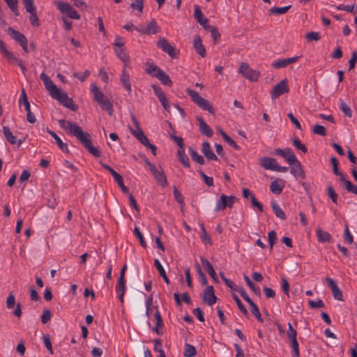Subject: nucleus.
Returning <instances> with one entry per match:
<instances>
[{
    "label": "nucleus",
    "mask_w": 357,
    "mask_h": 357,
    "mask_svg": "<svg viewBox=\"0 0 357 357\" xmlns=\"http://www.w3.org/2000/svg\"><path fill=\"white\" fill-rule=\"evenodd\" d=\"M271 207L275 215L281 220L286 219V215L284 211L280 208V206L275 201L271 202Z\"/></svg>",
    "instance_id": "obj_33"
},
{
    "label": "nucleus",
    "mask_w": 357,
    "mask_h": 357,
    "mask_svg": "<svg viewBox=\"0 0 357 357\" xmlns=\"http://www.w3.org/2000/svg\"><path fill=\"white\" fill-rule=\"evenodd\" d=\"M114 179L117 183V184L119 185V187L121 188L123 192H124V193L128 192L129 190L124 185L123 178L120 174H119L116 177H114Z\"/></svg>",
    "instance_id": "obj_51"
},
{
    "label": "nucleus",
    "mask_w": 357,
    "mask_h": 357,
    "mask_svg": "<svg viewBox=\"0 0 357 357\" xmlns=\"http://www.w3.org/2000/svg\"><path fill=\"white\" fill-rule=\"evenodd\" d=\"M126 278H119V280L117 282V284L116 285V291H126Z\"/></svg>",
    "instance_id": "obj_55"
},
{
    "label": "nucleus",
    "mask_w": 357,
    "mask_h": 357,
    "mask_svg": "<svg viewBox=\"0 0 357 357\" xmlns=\"http://www.w3.org/2000/svg\"><path fill=\"white\" fill-rule=\"evenodd\" d=\"M19 103L24 105L26 111L31 109L30 108V103H29V102L28 100V98H27V96H26V94L25 93L24 89H22V94H21V96L20 97V99H19Z\"/></svg>",
    "instance_id": "obj_42"
},
{
    "label": "nucleus",
    "mask_w": 357,
    "mask_h": 357,
    "mask_svg": "<svg viewBox=\"0 0 357 357\" xmlns=\"http://www.w3.org/2000/svg\"><path fill=\"white\" fill-rule=\"evenodd\" d=\"M312 132L314 134L319 135L321 136H326V128L321 125L316 124L312 129Z\"/></svg>",
    "instance_id": "obj_52"
},
{
    "label": "nucleus",
    "mask_w": 357,
    "mask_h": 357,
    "mask_svg": "<svg viewBox=\"0 0 357 357\" xmlns=\"http://www.w3.org/2000/svg\"><path fill=\"white\" fill-rule=\"evenodd\" d=\"M91 92L93 95V99L100 105V108L107 112L109 116L112 115L113 105L108 98L100 91L95 84L91 85Z\"/></svg>",
    "instance_id": "obj_2"
},
{
    "label": "nucleus",
    "mask_w": 357,
    "mask_h": 357,
    "mask_svg": "<svg viewBox=\"0 0 357 357\" xmlns=\"http://www.w3.org/2000/svg\"><path fill=\"white\" fill-rule=\"evenodd\" d=\"M337 9L338 10H344V11H347V12L351 13H356V11L354 10V4H351V5L340 4L337 6Z\"/></svg>",
    "instance_id": "obj_53"
},
{
    "label": "nucleus",
    "mask_w": 357,
    "mask_h": 357,
    "mask_svg": "<svg viewBox=\"0 0 357 357\" xmlns=\"http://www.w3.org/2000/svg\"><path fill=\"white\" fill-rule=\"evenodd\" d=\"M154 265L158 270L159 275L163 278L164 281L166 284H169V280L166 274V272L165 269L163 268L162 264H160L159 259H154Z\"/></svg>",
    "instance_id": "obj_32"
},
{
    "label": "nucleus",
    "mask_w": 357,
    "mask_h": 357,
    "mask_svg": "<svg viewBox=\"0 0 357 357\" xmlns=\"http://www.w3.org/2000/svg\"><path fill=\"white\" fill-rule=\"evenodd\" d=\"M299 58L300 56H293L291 58L277 59L272 62L271 66L275 69L283 68L291 63H296L298 61Z\"/></svg>",
    "instance_id": "obj_15"
},
{
    "label": "nucleus",
    "mask_w": 357,
    "mask_h": 357,
    "mask_svg": "<svg viewBox=\"0 0 357 357\" xmlns=\"http://www.w3.org/2000/svg\"><path fill=\"white\" fill-rule=\"evenodd\" d=\"M279 333H284L287 332V335H296V331L294 328L293 326L290 324H287L288 331H287V324L282 325L280 323L276 324Z\"/></svg>",
    "instance_id": "obj_31"
},
{
    "label": "nucleus",
    "mask_w": 357,
    "mask_h": 357,
    "mask_svg": "<svg viewBox=\"0 0 357 357\" xmlns=\"http://www.w3.org/2000/svg\"><path fill=\"white\" fill-rule=\"evenodd\" d=\"M316 234L317 240L320 243L331 242V235L328 232L321 229L316 230Z\"/></svg>",
    "instance_id": "obj_29"
},
{
    "label": "nucleus",
    "mask_w": 357,
    "mask_h": 357,
    "mask_svg": "<svg viewBox=\"0 0 357 357\" xmlns=\"http://www.w3.org/2000/svg\"><path fill=\"white\" fill-rule=\"evenodd\" d=\"M3 133L6 139V140L11 144H15L17 143L16 137L10 131V128L8 126L3 127Z\"/></svg>",
    "instance_id": "obj_34"
},
{
    "label": "nucleus",
    "mask_w": 357,
    "mask_h": 357,
    "mask_svg": "<svg viewBox=\"0 0 357 357\" xmlns=\"http://www.w3.org/2000/svg\"><path fill=\"white\" fill-rule=\"evenodd\" d=\"M89 75L90 71L88 70H86L83 73H75L73 74V76L79 79L81 82H84Z\"/></svg>",
    "instance_id": "obj_64"
},
{
    "label": "nucleus",
    "mask_w": 357,
    "mask_h": 357,
    "mask_svg": "<svg viewBox=\"0 0 357 357\" xmlns=\"http://www.w3.org/2000/svg\"><path fill=\"white\" fill-rule=\"evenodd\" d=\"M261 165L266 169L275 171L278 162L275 158L264 157L260 160Z\"/></svg>",
    "instance_id": "obj_21"
},
{
    "label": "nucleus",
    "mask_w": 357,
    "mask_h": 357,
    "mask_svg": "<svg viewBox=\"0 0 357 357\" xmlns=\"http://www.w3.org/2000/svg\"><path fill=\"white\" fill-rule=\"evenodd\" d=\"M203 301L211 306L216 303L217 297L214 294V289L213 286H208L203 292L202 295Z\"/></svg>",
    "instance_id": "obj_14"
},
{
    "label": "nucleus",
    "mask_w": 357,
    "mask_h": 357,
    "mask_svg": "<svg viewBox=\"0 0 357 357\" xmlns=\"http://www.w3.org/2000/svg\"><path fill=\"white\" fill-rule=\"evenodd\" d=\"M243 278L247 284V285L250 287V289L254 291V293L256 294V295H260L261 294V291H260V289L259 287H256L255 285V284L250 280V278L246 275H243Z\"/></svg>",
    "instance_id": "obj_40"
},
{
    "label": "nucleus",
    "mask_w": 357,
    "mask_h": 357,
    "mask_svg": "<svg viewBox=\"0 0 357 357\" xmlns=\"http://www.w3.org/2000/svg\"><path fill=\"white\" fill-rule=\"evenodd\" d=\"M326 282L332 291L333 298L337 301H342V292L337 287L335 281L331 278H326Z\"/></svg>",
    "instance_id": "obj_16"
},
{
    "label": "nucleus",
    "mask_w": 357,
    "mask_h": 357,
    "mask_svg": "<svg viewBox=\"0 0 357 357\" xmlns=\"http://www.w3.org/2000/svg\"><path fill=\"white\" fill-rule=\"evenodd\" d=\"M156 78H158L163 84L169 86L172 84V82L169 76L163 70H162L161 72H160L159 74H158Z\"/></svg>",
    "instance_id": "obj_39"
},
{
    "label": "nucleus",
    "mask_w": 357,
    "mask_h": 357,
    "mask_svg": "<svg viewBox=\"0 0 357 357\" xmlns=\"http://www.w3.org/2000/svg\"><path fill=\"white\" fill-rule=\"evenodd\" d=\"M293 144L297 149L300 150L303 153H305L307 151V149L305 145L301 143L298 138H294L293 139Z\"/></svg>",
    "instance_id": "obj_50"
},
{
    "label": "nucleus",
    "mask_w": 357,
    "mask_h": 357,
    "mask_svg": "<svg viewBox=\"0 0 357 357\" xmlns=\"http://www.w3.org/2000/svg\"><path fill=\"white\" fill-rule=\"evenodd\" d=\"M232 297H233L234 300L235 301L236 303L237 304L238 307L240 310V311L241 312V313L243 314L244 315H247L248 313V310L245 308V307L243 305V304L242 303L241 301L238 297V296L236 294L233 293Z\"/></svg>",
    "instance_id": "obj_45"
},
{
    "label": "nucleus",
    "mask_w": 357,
    "mask_h": 357,
    "mask_svg": "<svg viewBox=\"0 0 357 357\" xmlns=\"http://www.w3.org/2000/svg\"><path fill=\"white\" fill-rule=\"evenodd\" d=\"M119 79L125 89L127 91L128 93L130 95L132 93L130 76L120 77Z\"/></svg>",
    "instance_id": "obj_38"
},
{
    "label": "nucleus",
    "mask_w": 357,
    "mask_h": 357,
    "mask_svg": "<svg viewBox=\"0 0 357 357\" xmlns=\"http://www.w3.org/2000/svg\"><path fill=\"white\" fill-rule=\"evenodd\" d=\"M133 233H134V235L135 236V237L139 240L140 245L143 248H146V243L144 238L142 234L141 233L139 229L137 227H135Z\"/></svg>",
    "instance_id": "obj_44"
},
{
    "label": "nucleus",
    "mask_w": 357,
    "mask_h": 357,
    "mask_svg": "<svg viewBox=\"0 0 357 357\" xmlns=\"http://www.w3.org/2000/svg\"><path fill=\"white\" fill-rule=\"evenodd\" d=\"M287 162L292 166L290 171L291 174L296 178L303 179L305 178V174L302 167L301 163L298 160L296 155H290L287 158Z\"/></svg>",
    "instance_id": "obj_6"
},
{
    "label": "nucleus",
    "mask_w": 357,
    "mask_h": 357,
    "mask_svg": "<svg viewBox=\"0 0 357 357\" xmlns=\"http://www.w3.org/2000/svg\"><path fill=\"white\" fill-rule=\"evenodd\" d=\"M202 151L204 153V155L207 158V159L211 160H218V157L212 151L211 145L208 142H204L202 144Z\"/></svg>",
    "instance_id": "obj_23"
},
{
    "label": "nucleus",
    "mask_w": 357,
    "mask_h": 357,
    "mask_svg": "<svg viewBox=\"0 0 357 357\" xmlns=\"http://www.w3.org/2000/svg\"><path fill=\"white\" fill-rule=\"evenodd\" d=\"M53 98L58 100L63 106L72 111L75 112L77 109V107L74 105L73 99L69 98L66 92L60 90V91L54 96Z\"/></svg>",
    "instance_id": "obj_10"
},
{
    "label": "nucleus",
    "mask_w": 357,
    "mask_h": 357,
    "mask_svg": "<svg viewBox=\"0 0 357 357\" xmlns=\"http://www.w3.org/2000/svg\"><path fill=\"white\" fill-rule=\"evenodd\" d=\"M193 45L197 54H199L202 58L206 56V50L202 43L200 37H197L194 40Z\"/></svg>",
    "instance_id": "obj_30"
},
{
    "label": "nucleus",
    "mask_w": 357,
    "mask_h": 357,
    "mask_svg": "<svg viewBox=\"0 0 357 357\" xmlns=\"http://www.w3.org/2000/svg\"><path fill=\"white\" fill-rule=\"evenodd\" d=\"M250 306V312L252 314L259 320H261V314L257 305L252 301L250 303H248Z\"/></svg>",
    "instance_id": "obj_49"
},
{
    "label": "nucleus",
    "mask_w": 357,
    "mask_h": 357,
    "mask_svg": "<svg viewBox=\"0 0 357 357\" xmlns=\"http://www.w3.org/2000/svg\"><path fill=\"white\" fill-rule=\"evenodd\" d=\"M135 29L142 34L151 35L157 33L159 31V26L155 20H152L145 28L135 26Z\"/></svg>",
    "instance_id": "obj_13"
},
{
    "label": "nucleus",
    "mask_w": 357,
    "mask_h": 357,
    "mask_svg": "<svg viewBox=\"0 0 357 357\" xmlns=\"http://www.w3.org/2000/svg\"><path fill=\"white\" fill-rule=\"evenodd\" d=\"M8 33L10 36L12 38L15 40L22 47V49L28 52V47H27V40L24 34L20 33L19 31L15 30L12 27H8Z\"/></svg>",
    "instance_id": "obj_11"
},
{
    "label": "nucleus",
    "mask_w": 357,
    "mask_h": 357,
    "mask_svg": "<svg viewBox=\"0 0 357 357\" xmlns=\"http://www.w3.org/2000/svg\"><path fill=\"white\" fill-rule=\"evenodd\" d=\"M158 47L167 53L172 58H176L175 48L165 38H160L157 43Z\"/></svg>",
    "instance_id": "obj_17"
},
{
    "label": "nucleus",
    "mask_w": 357,
    "mask_h": 357,
    "mask_svg": "<svg viewBox=\"0 0 357 357\" xmlns=\"http://www.w3.org/2000/svg\"><path fill=\"white\" fill-rule=\"evenodd\" d=\"M151 172L153 175L155 180L158 181V184H160L162 187L166 186L167 185L166 176L163 170H158L155 165H151Z\"/></svg>",
    "instance_id": "obj_18"
},
{
    "label": "nucleus",
    "mask_w": 357,
    "mask_h": 357,
    "mask_svg": "<svg viewBox=\"0 0 357 357\" xmlns=\"http://www.w3.org/2000/svg\"><path fill=\"white\" fill-rule=\"evenodd\" d=\"M327 192H328V196L332 199L333 202L335 204H337V195L331 185H330L327 188Z\"/></svg>",
    "instance_id": "obj_59"
},
{
    "label": "nucleus",
    "mask_w": 357,
    "mask_h": 357,
    "mask_svg": "<svg viewBox=\"0 0 357 357\" xmlns=\"http://www.w3.org/2000/svg\"><path fill=\"white\" fill-rule=\"evenodd\" d=\"M284 182L283 180H276L272 181L270 185L271 191L275 195H280L284 189Z\"/></svg>",
    "instance_id": "obj_24"
},
{
    "label": "nucleus",
    "mask_w": 357,
    "mask_h": 357,
    "mask_svg": "<svg viewBox=\"0 0 357 357\" xmlns=\"http://www.w3.org/2000/svg\"><path fill=\"white\" fill-rule=\"evenodd\" d=\"M238 73L250 82H257L259 77V73L251 68L250 66L245 62L241 63Z\"/></svg>",
    "instance_id": "obj_5"
},
{
    "label": "nucleus",
    "mask_w": 357,
    "mask_h": 357,
    "mask_svg": "<svg viewBox=\"0 0 357 357\" xmlns=\"http://www.w3.org/2000/svg\"><path fill=\"white\" fill-rule=\"evenodd\" d=\"M54 4L56 6V8L60 11L61 13L66 15L68 17L73 20L80 19V15L69 3L63 2L61 1H55Z\"/></svg>",
    "instance_id": "obj_4"
},
{
    "label": "nucleus",
    "mask_w": 357,
    "mask_h": 357,
    "mask_svg": "<svg viewBox=\"0 0 357 357\" xmlns=\"http://www.w3.org/2000/svg\"><path fill=\"white\" fill-rule=\"evenodd\" d=\"M288 91L287 82L286 79H283L273 86L271 92V98L272 99H276Z\"/></svg>",
    "instance_id": "obj_12"
},
{
    "label": "nucleus",
    "mask_w": 357,
    "mask_h": 357,
    "mask_svg": "<svg viewBox=\"0 0 357 357\" xmlns=\"http://www.w3.org/2000/svg\"><path fill=\"white\" fill-rule=\"evenodd\" d=\"M177 155L178 160L185 167H190L189 158L185 153L184 148L178 149Z\"/></svg>",
    "instance_id": "obj_35"
},
{
    "label": "nucleus",
    "mask_w": 357,
    "mask_h": 357,
    "mask_svg": "<svg viewBox=\"0 0 357 357\" xmlns=\"http://www.w3.org/2000/svg\"><path fill=\"white\" fill-rule=\"evenodd\" d=\"M222 137L224 139V140L231 146L234 147L236 150H240V146L237 145L236 142L231 139L228 135H227L225 132L222 133Z\"/></svg>",
    "instance_id": "obj_47"
},
{
    "label": "nucleus",
    "mask_w": 357,
    "mask_h": 357,
    "mask_svg": "<svg viewBox=\"0 0 357 357\" xmlns=\"http://www.w3.org/2000/svg\"><path fill=\"white\" fill-rule=\"evenodd\" d=\"M309 305L312 308H321L324 307V303L322 300L317 299L315 301H309Z\"/></svg>",
    "instance_id": "obj_61"
},
{
    "label": "nucleus",
    "mask_w": 357,
    "mask_h": 357,
    "mask_svg": "<svg viewBox=\"0 0 357 357\" xmlns=\"http://www.w3.org/2000/svg\"><path fill=\"white\" fill-rule=\"evenodd\" d=\"M288 337H289L290 347L292 349L293 357H299L300 356L299 348H298L299 344H298V342L296 339V336H288Z\"/></svg>",
    "instance_id": "obj_28"
},
{
    "label": "nucleus",
    "mask_w": 357,
    "mask_h": 357,
    "mask_svg": "<svg viewBox=\"0 0 357 357\" xmlns=\"http://www.w3.org/2000/svg\"><path fill=\"white\" fill-rule=\"evenodd\" d=\"M174 195L176 201L181 206H183L184 205V199L183 197L180 192V191L178 190V189L174 186Z\"/></svg>",
    "instance_id": "obj_57"
},
{
    "label": "nucleus",
    "mask_w": 357,
    "mask_h": 357,
    "mask_svg": "<svg viewBox=\"0 0 357 357\" xmlns=\"http://www.w3.org/2000/svg\"><path fill=\"white\" fill-rule=\"evenodd\" d=\"M234 290L237 291L248 303L252 301L243 287H236Z\"/></svg>",
    "instance_id": "obj_60"
},
{
    "label": "nucleus",
    "mask_w": 357,
    "mask_h": 357,
    "mask_svg": "<svg viewBox=\"0 0 357 357\" xmlns=\"http://www.w3.org/2000/svg\"><path fill=\"white\" fill-rule=\"evenodd\" d=\"M194 16L197 21L204 26V29H206V25L208 22V20L204 17V14L202 12L200 7L198 5L195 6L194 8Z\"/></svg>",
    "instance_id": "obj_20"
},
{
    "label": "nucleus",
    "mask_w": 357,
    "mask_h": 357,
    "mask_svg": "<svg viewBox=\"0 0 357 357\" xmlns=\"http://www.w3.org/2000/svg\"><path fill=\"white\" fill-rule=\"evenodd\" d=\"M43 343L51 354H53V349L50 336H43Z\"/></svg>",
    "instance_id": "obj_62"
},
{
    "label": "nucleus",
    "mask_w": 357,
    "mask_h": 357,
    "mask_svg": "<svg viewBox=\"0 0 357 357\" xmlns=\"http://www.w3.org/2000/svg\"><path fill=\"white\" fill-rule=\"evenodd\" d=\"M199 122V127L200 132L208 137H212L213 134V130L208 126V124L201 117H197Z\"/></svg>",
    "instance_id": "obj_22"
},
{
    "label": "nucleus",
    "mask_w": 357,
    "mask_h": 357,
    "mask_svg": "<svg viewBox=\"0 0 357 357\" xmlns=\"http://www.w3.org/2000/svg\"><path fill=\"white\" fill-rule=\"evenodd\" d=\"M197 271L199 275V278L200 280V282L202 285L206 286L207 285V278L205 274L203 273V271L201 269V267L199 264L197 265Z\"/></svg>",
    "instance_id": "obj_56"
},
{
    "label": "nucleus",
    "mask_w": 357,
    "mask_h": 357,
    "mask_svg": "<svg viewBox=\"0 0 357 357\" xmlns=\"http://www.w3.org/2000/svg\"><path fill=\"white\" fill-rule=\"evenodd\" d=\"M189 154L194 161L197 162L199 165L204 164L205 160L204 158L201 155L198 154V153L193 149L190 148L189 149Z\"/></svg>",
    "instance_id": "obj_37"
},
{
    "label": "nucleus",
    "mask_w": 357,
    "mask_h": 357,
    "mask_svg": "<svg viewBox=\"0 0 357 357\" xmlns=\"http://www.w3.org/2000/svg\"><path fill=\"white\" fill-rule=\"evenodd\" d=\"M22 2L26 12H28L30 14L29 20L31 25H33V26H38L40 23L36 13V8L33 4V1L22 0Z\"/></svg>",
    "instance_id": "obj_7"
},
{
    "label": "nucleus",
    "mask_w": 357,
    "mask_h": 357,
    "mask_svg": "<svg viewBox=\"0 0 357 357\" xmlns=\"http://www.w3.org/2000/svg\"><path fill=\"white\" fill-rule=\"evenodd\" d=\"M132 121L135 127V128H130V131L131 134L135 136V137L139 141L142 139V138L145 135L142 129L139 126V123L137 120L134 114L131 115Z\"/></svg>",
    "instance_id": "obj_19"
},
{
    "label": "nucleus",
    "mask_w": 357,
    "mask_h": 357,
    "mask_svg": "<svg viewBox=\"0 0 357 357\" xmlns=\"http://www.w3.org/2000/svg\"><path fill=\"white\" fill-rule=\"evenodd\" d=\"M200 259H201L203 266L206 269L209 275L213 278V280L215 282H218V280L216 273H215L213 266L211 265V264L204 257H201Z\"/></svg>",
    "instance_id": "obj_25"
},
{
    "label": "nucleus",
    "mask_w": 357,
    "mask_h": 357,
    "mask_svg": "<svg viewBox=\"0 0 357 357\" xmlns=\"http://www.w3.org/2000/svg\"><path fill=\"white\" fill-rule=\"evenodd\" d=\"M145 71L149 75L157 77L158 74H159L162 70L158 66L152 63H146L145 64Z\"/></svg>",
    "instance_id": "obj_27"
},
{
    "label": "nucleus",
    "mask_w": 357,
    "mask_h": 357,
    "mask_svg": "<svg viewBox=\"0 0 357 357\" xmlns=\"http://www.w3.org/2000/svg\"><path fill=\"white\" fill-rule=\"evenodd\" d=\"M291 8V6L277 8V7H273L269 10V12L271 14H275V15H282L287 13L289 9Z\"/></svg>",
    "instance_id": "obj_41"
},
{
    "label": "nucleus",
    "mask_w": 357,
    "mask_h": 357,
    "mask_svg": "<svg viewBox=\"0 0 357 357\" xmlns=\"http://www.w3.org/2000/svg\"><path fill=\"white\" fill-rule=\"evenodd\" d=\"M60 127L67 133L75 137L85 147V149L95 157L101 156L100 151L93 146L91 141V135L86 132H84L80 126L76 123L60 119L58 121Z\"/></svg>",
    "instance_id": "obj_1"
},
{
    "label": "nucleus",
    "mask_w": 357,
    "mask_h": 357,
    "mask_svg": "<svg viewBox=\"0 0 357 357\" xmlns=\"http://www.w3.org/2000/svg\"><path fill=\"white\" fill-rule=\"evenodd\" d=\"M196 355V349L194 346L186 343L185 345L184 356L185 357H194Z\"/></svg>",
    "instance_id": "obj_43"
},
{
    "label": "nucleus",
    "mask_w": 357,
    "mask_h": 357,
    "mask_svg": "<svg viewBox=\"0 0 357 357\" xmlns=\"http://www.w3.org/2000/svg\"><path fill=\"white\" fill-rule=\"evenodd\" d=\"M340 109L349 118L352 116V111L351 108L342 100L340 102Z\"/></svg>",
    "instance_id": "obj_48"
},
{
    "label": "nucleus",
    "mask_w": 357,
    "mask_h": 357,
    "mask_svg": "<svg viewBox=\"0 0 357 357\" xmlns=\"http://www.w3.org/2000/svg\"><path fill=\"white\" fill-rule=\"evenodd\" d=\"M236 200L235 196L222 195L216 202L215 211L218 212L224 211L227 207L232 208Z\"/></svg>",
    "instance_id": "obj_8"
},
{
    "label": "nucleus",
    "mask_w": 357,
    "mask_h": 357,
    "mask_svg": "<svg viewBox=\"0 0 357 357\" xmlns=\"http://www.w3.org/2000/svg\"><path fill=\"white\" fill-rule=\"evenodd\" d=\"M187 93L193 102H195L200 108L203 110L208 111L211 114H214L215 110L208 100L201 97L199 94L194 90L188 89L187 90Z\"/></svg>",
    "instance_id": "obj_3"
},
{
    "label": "nucleus",
    "mask_w": 357,
    "mask_h": 357,
    "mask_svg": "<svg viewBox=\"0 0 357 357\" xmlns=\"http://www.w3.org/2000/svg\"><path fill=\"white\" fill-rule=\"evenodd\" d=\"M114 52L116 56L125 64L129 63L130 57L126 52L125 47H115Z\"/></svg>",
    "instance_id": "obj_26"
},
{
    "label": "nucleus",
    "mask_w": 357,
    "mask_h": 357,
    "mask_svg": "<svg viewBox=\"0 0 357 357\" xmlns=\"http://www.w3.org/2000/svg\"><path fill=\"white\" fill-rule=\"evenodd\" d=\"M130 7L133 10H137L141 14L144 8V0H135L130 4Z\"/></svg>",
    "instance_id": "obj_54"
},
{
    "label": "nucleus",
    "mask_w": 357,
    "mask_h": 357,
    "mask_svg": "<svg viewBox=\"0 0 357 357\" xmlns=\"http://www.w3.org/2000/svg\"><path fill=\"white\" fill-rule=\"evenodd\" d=\"M153 342L154 344V351L155 352H158L160 355H161L162 353H165L162 349V343L160 339H155Z\"/></svg>",
    "instance_id": "obj_63"
},
{
    "label": "nucleus",
    "mask_w": 357,
    "mask_h": 357,
    "mask_svg": "<svg viewBox=\"0 0 357 357\" xmlns=\"http://www.w3.org/2000/svg\"><path fill=\"white\" fill-rule=\"evenodd\" d=\"M274 153L278 155H280L283 158L285 159V160L287 162V158L290 155H295L293 153L291 149L287 148L285 149H276L274 151Z\"/></svg>",
    "instance_id": "obj_36"
},
{
    "label": "nucleus",
    "mask_w": 357,
    "mask_h": 357,
    "mask_svg": "<svg viewBox=\"0 0 357 357\" xmlns=\"http://www.w3.org/2000/svg\"><path fill=\"white\" fill-rule=\"evenodd\" d=\"M200 176H202L204 182L206 183V185L208 187H211L213 185V179L212 177L208 176L206 175L202 170L198 171Z\"/></svg>",
    "instance_id": "obj_58"
},
{
    "label": "nucleus",
    "mask_w": 357,
    "mask_h": 357,
    "mask_svg": "<svg viewBox=\"0 0 357 357\" xmlns=\"http://www.w3.org/2000/svg\"><path fill=\"white\" fill-rule=\"evenodd\" d=\"M40 79L43 81L46 90L52 98L60 91V89L44 72L40 75Z\"/></svg>",
    "instance_id": "obj_9"
},
{
    "label": "nucleus",
    "mask_w": 357,
    "mask_h": 357,
    "mask_svg": "<svg viewBox=\"0 0 357 357\" xmlns=\"http://www.w3.org/2000/svg\"><path fill=\"white\" fill-rule=\"evenodd\" d=\"M10 9L13 12L15 15L18 16L19 15V11L17 9V0H4Z\"/></svg>",
    "instance_id": "obj_46"
}]
</instances>
